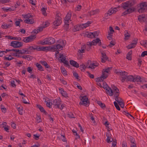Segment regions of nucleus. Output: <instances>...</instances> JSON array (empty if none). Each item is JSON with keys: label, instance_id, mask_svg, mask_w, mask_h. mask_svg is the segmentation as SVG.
I'll use <instances>...</instances> for the list:
<instances>
[{"label": "nucleus", "instance_id": "nucleus-56", "mask_svg": "<svg viewBox=\"0 0 147 147\" xmlns=\"http://www.w3.org/2000/svg\"><path fill=\"white\" fill-rule=\"evenodd\" d=\"M17 109L20 115H22L23 110L20 107H17Z\"/></svg>", "mask_w": 147, "mask_h": 147}, {"label": "nucleus", "instance_id": "nucleus-35", "mask_svg": "<svg viewBox=\"0 0 147 147\" xmlns=\"http://www.w3.org/2000/svg\"><path fill=\"white\" fill-rule=\"evenodd\" d=\"M97 103L102 109H104V108L105 107V105L102 103L100 101H97Z\"/></svg>", "mask_w": 147, "mask_h": 147}, {"label": "nucleus", "instance_id": "nucleus-41", "mask_svg": "<svg viewBox=\"0 0 147 147\" xmlns=\"http://www.w3.org/2000/svg\"><path fill=\"white\" fill-rule=\"evenodd\" d=\"M4 60L10 61L13 59H14V58L12 57L10 55H9V56L8 57H7L5 56L4 57Z\"/></svg>", "mask_w": 147, "mask_h": 147}, {"label": "nucleus", "instance_id": "nucleus-17", "mask_svg": "<svg viewBox=\"0 0 147 147\" xmlns=\"http://www.w3.org/2000/svg\"><path fill=\"white\" fill-rule=\"evenodd\" d=\"M113 92H114V96H115L116 97L119 95V90L116 87L114 86L113 88Z\"/></svg>", "mask_w": 147, "mask_h": 147}, {"label": "nucleus", "instance_id": "nucleus-21", "mask_svg": "<svg viewBox=\"0 0 147 147\" xmlns=\"http://www.w3.org/2000/svg\"><path fill=\"white\" fill-rule=\"evenodd\" d=\"M117 9L116 8L113 9H111L108 11V13H109V16L111 15L112 13H115L117 11Z\"/></svg>", "mask_w": 147, "mask_h": 147}, {"label": "nucleus", "instance_id": "nucleus-49", "mask_svg": "<svg viewBox=\"0 0 147 147\" xmlns=\"http://www.w3.org/2000/svg\"><path fill=\"white\" fill-rule=\"evenodd\" d=\"M114 104L115 106V107L117 110L119 111L120 110V108L117 102H116L115 101L114 102Z\"/></svg>", "mask_w": 147, "mask_h": 147}, {"label": "nucleus", "instance_id": "nucleus-5", "mask_svg": "<svg viewBox=\"0 0 147 147\" xmlns=\"http://www.w3.org/2000/svg\"><path fill=\"white\" fill-rule=\"evenodd\" d=\"M61 14L58 13L57 14L55 18V20L53 22L55 26H59L62 22L61 18L60 17Z\"/></svg>", "mask_w": 147, "mask_h": 147}, {"label": "nucleus", "instance_id": "nucleus-15", "mask_svg": "<svg viewBox=\"0 0 147 147\" xmlns=\"http://www.w3.org/2000/svg\"><path fill=\"white\" fill-rule=\"evenodd\" d=\"M37 108L39 109L40 111L42 112H43L45 115H47V112L45 111L44 108L39 104H37L36 105Z\"/></svg>", "mask_w": 147, "mask_h": 147}, {"label": "nucleus", "instance_id": "nucleus-44", "mask_svg": "<svg viewBox=\"0 0 147 147\" xmlns=\"http://www.w3.org/2000/svg\"><path fill=\"white\" fill-rule=\"evenodd\" d=\"M98 11L99 10H98L92 11L90 12V14L91 15H94L97 14L98 13Z\"/></svg>", "mask_w": 147, "mask_h": 147}, {"label": "nucleus", "instance_id": "nucleus-55", "mask_svg": "<svg viewBox=\"0 0 147 147\" xmlns=\"http://www.w3.org/2000/svg\"><path fill=\"white\" fill-rule=\"evenodd\" d=\"M10 1V0H0V2L3 4L7 3Z\"/></svg>", "mask_w": 147, "mask_h": 147}, {"label": "nucleus", "instance_id": "nucleus-14", "mask_svg": "<svg viewBox=\"0 0 147 147\" xmlns=\"http://www.w3.org/2000/svg\"><path fill=\"white\" fill-rule=\"evenodd\" d=\"M69 62L70 64L76 68H78L79 67V65L76 61L72 60H70Z\"/></svg>", "mask_w": 147, "mask_h": 147}, {"label": "nucleus", "instance_id": "nucleus-28", "mask_svg": "<svg viewBox=\"0 0 147 147\" xmlns=\"http://www.w3.org/2000/svg\"><path fill=\"white\" fill-rule=\"evenodd\" d=\"M132 54V51H130L128 53L127 55L126 58L129 60H131V54Z\"/></svg>", "mask_w": 147, "mask_h": 147}, {"label": "nucleus", "instance_id": "nucleus-50", "mask_svg": "<svg viewBox=\"0 0 147 147\" xmlns=\"http://www.w3.org/2000/svg\"><path fill=\"white\" fill-rule=\"evenodd\" d=\"M38 48H37V47L36 48H34L33 46H30L28 48V49L29 52L30 51H32V50H37V49Z\"/></svg>", "mask_w": 147, "mask_h": 147}, {"label": "nucleus", "instance_id": "nucleus-37", "mask_svg": "<svg viewBox=\"0 0 147 147\" xmlns=\"http://www.w3.org/2000/svg\"><path fill=\"white\" fill-rule=\"evenodd\" d=\"M88 66H85V65L84 64H82L80 66V69L81 70V71H84L85 70V69L86 68H88Z\"/></svg>", "mask_w": 147, "mask_h": 147}, {"label": "nucleus", "instance_id": "nucleus-53", "mask_svg": "<svg viewBox=\"0 0 147 147\" xmlns=\"http://www.w3.org/2000/svg\"><path fill=\"white\" fill-rule=\"evenodd\" d=\"M123 113L124 114L127 115L128 117H129V116H131L134 118V117L131 114L129 113L127 111H123Z\"/></svg>", "mask_w": 147, "mask_h": 147}, {"label": "nucleus", "instance_id": "nucleus-38", "mask_svg": "<svg viewBox=\"0 0 147 147\" xmlns=\"http://www.w3.org/2000/svg\"><path fill=\"white\" fill-rule=\"evenodd\" d=\"M40 62L41 63L42 65L45 66L46 68H48L49 67V66L48 65L46 61H41Z\"/></svg>", "mask_w": 147, "mask_h": 147}, {"label": "nucleus", "instance_id": "nucleus-59", "mask_svg": "<svg viewBox=\"0 0 147 147\" xmlns=\"http://www.w3.org/2000/svg\"><path fill=\"white\" fill-rule=\"evenodd\" d=\"M109 70H108V69H107V68L106 69H103L102 71V74L103 73H105V72L107 73V74H109Z\"/></svg>", "mask_w": 147, "mask_h": 147}, {"label": "nucleus", "instance_id": "nucleus-13", "mask_svg": "<svg viewBox=\"0 0 147 147\" xmlns=\"http://www.w3.org/2000/svg\"><path fill=\"white\" fill-rule=\"evenodd\" d=\"M138 19L140 22H143L146 21V19L144 15H142L138 16Z\"/></svg>", "mask_w": 147, "mask_h": 147}, {"label": "nucleus", "instance_id": "nucleus-52", "mask_svg": "<svg viewBox=\"0 0 147 147\" xmlns=\"http://www.w3.org/2000/svg\"><path fill=\"white\" fill-rule=\"evenodd\" d=\"M135 10L134 8H129L127 9V11H128V13L129 14L130 13L133 12Z\"/></svg>", "mask_w": 147, "mask_h": 147}, {"label": "nucleus", "instance_id": "nucleus-11", "mask_svg": "<svg viewBox=\"0 0 147 147\" xmlns=\"http://www.w3.org/2000/svg\"><path fill=\"white\" fill-rule=\"evenodd\" d=\"M109 61V60L108 59V57L107 56L106 54L105 53H102L101 60V61L102 63H105L106 61Z\"/></svg>", "mask_w": 147, "mask_h": 147}, {"label": "nucleus", "instance_id": "nucleus-1", "mask_svg": "<svg viewBox=\"0 0 147 147\" xmlns=\"http://www.w3.org/2000/svg\"><path fill=\"white\" fill-rule=\"evenodd\" d=\"M57 42L58 44L57 45H54L53 47H51V48L52 51H54L57 50V53H59V51L62 50L63 46H65L66 42L65 40H58Z\"/></svg>", "mask_w": 147, "mask_h": 147}, {"label": "nucleus", "instance_id": "nucleus-36", "mask_svg": "<svg viewBox=\"0 0 147 147\" xmlns=\"http://www.w3.org/2000/svg\"><path fill=\"white\" fill-rule=\"evenodd\" d=\"M36 66L38 67V69L40 71H44L43 67L40 64L38 63L36 64Z\"/></svg>", "mask_w": 147, "mask_h": 147}, {"label": "nucleus", "instance_id": "nucleus-34", "mask_svg": "<svg viewBox=\"0 0 147 147\" xmlns=\"http://www.w3.org/2000/svg\"><path fill=\"white\" fill-rule=\"evenodd\" d=\"M61 72L64 75H67V72L64 67H61Z\"/></svg>", "mask_w": 147, "mask_h": 147}, {"label": "nucleus", "instance_id": "nucleus-24", "mask_svg": "<svg viewBox=\"0 0 147 147\" xmlns=\"http://www.w3.org/2000/svg\"><path fill=\"white\" fill-rule=\"evenodd\" d=\"M129 7L133 6L136 4V2L134 0H130L127 1Z\"/></svg>", "mask_w": 147, "mask_h": 147}, {"label": "nucleus", "instance_id": "nucleus-46", "mask_svg": "<svg viewBox=\"0 0 147 147\" xmlns=\"http://www.w3.org/2000/svg\"><path fill=\"white\" fill-rule=\"evenodd\" d=\"M23 52L22 51V50H20V52H19V53H20L21 54H24L26 53L27 52H29L28 49V48L27 49H26L25 50L24 49H23Z\"/></svg>", "mask_w": 147, "mask_h": 147}, {"label": "nucleus", "instance_id": "nucleus-62", "mask_svg": "<svg viewBox=\"0 0 147 147\" xmlns=\"http://www.w3.org/2000/svg\"><path fill=\"white\" fill-rule=\"evenodd\" d=\"M66 65L65 66L67 67H69L70 65H69L68 62L67 61L65 60L63 62Z\"/></svg>", "mask_w": 147, "mask_h": 147}, {"label": "nucleus", "instance_id": "nucleus-26", "mask_svg": "<svg viewBox=\"0 0 147 147\" xmlns=\"http://www.w3.org/2000/svg\"><path fill=\"white\" fill-rule=\"evenodd\" d=\"M36 35H30L27 37V38L29 42H32L36 38Z\"/></svg>", "mask_w": 147, "mask_h": 147}, {"label": "nucleus", "instance_id": "nucleus-16", "mask_svg": "<svg viewBox=\"0 0 147 147\" xmlns=\"http://www.w3.org/2000/svg\"><path fill=\"white\" fill-rule=\"evenodd\" d=\"M6 37H7L8 39L11 40H14L19 41L21 40V38L20 37H13L10 35L6 36Z\"/></svg>", "mask_w": 147, "mask_h": 147}, {"label": "nucleus", "instance_id": "nucleus-63", "mask_svg": "<svg viewBox=\"0 0 147 147\" xmlns=\"http://www.w3.org/2000/svg\"><path fill=\"white\" fill-rule=\"evenodd\" d=\"M125 39L126 40H127L128 39V37H129L130 36V35L127 32L126 34H125L124 35Z\"/></svg>", "mask_w": 147, "mask_h": 147}, {"label": "nucleus", "instance_id": "nucleus-8", "mask_svg": "<svg viewBox=\"0 0 147 147\" xmlns=\"http://www.w3.org/2000/svg\"><path fill=\"white\" fill-rule=\"evenodd\" d=\"M108 75L107 74L103 73L100 77L96 78V81L97 83L103 82L105 79L108 77Z\"/></svg>", "mask_w": 147, "mask_h": 147}, {"label": "nucleus", "instance_id": "nucleus-4", "mask_svg": "<svg viewBox=\"0 0 147 147\" xmlns=\"http://www.w3.org/2000/svg\"><path fill=\"white\" fill-rule=\"evenodd\" d=\"M116 74L119 75L121 76L120 79L122 82H124L127 79V75L128 73L126 71H117L115 72Z\"/></svg>", "mask_w": 147, "mask_h": 147}, {"label": "nucleus", "instance_id": "nucleus-45", "mask_svg": "<svg viewBox=\"0 0 147 147\" xmlns=\"http://www.w3.org/2000/svg\"><path fill=\"white\" fill-rule=\"evenodd\" d=\"M106 136L107 137V142L108 143H110L111 142V141L110 140L111 138V136H110L109 134H106Z\"/></svg>", "mask_w": 147, "mask_h": 147}, {"label": "nucleus", "instance_id": "nucleus-32", "mask_svg": "<svg viewBox=\"0 0 147 147\" xmlns=\"http://www.w3.org/2000/svg\"><path fill=\"white\" fill-rule=\"evenodd\" d=\"M85 135L86 138H84V137H83L84 138V140H85L84 142V144L85 145L86 144V142L87 143H88L90 142V141L88 139V135L86 134H85Z\"/></svg>", "mask_w": 147, "mask_h": 147}, {"label": "nucleus", "instance_id": "nucleus-40", "mask_svg": "<svg viewBox=\"0 0 147 147\" xmlns=\"http://www.w3.org/2000/svg\"><path fill=\"white\" fill-rule=\"evenodd\" d=\"M135 44L131 43L127 46V48L128 49H131L135 47L136 45Z\"/></svg>", "mask_w": 147, "mask_h": 147}, {"label": "nucleus", "instance_id": "nucleus-47", "mask_svg": "<svg viewBox=\"0 0 147 147\" xmlns=\"http://www.w3.org/2000/svg\"><path fill=\"white\" fill-rule=\"evenodd\" d=\"M23 16H24V18L27 19H29L30 18H32V16L30 14L28 13L26 15H22Z\"/></svg>", "mask_w": 147, "mask_h": 147}, {"label": "nucleus", "instance_id": "nucleus-33", "mask_svg": "<svg viewBox=\"0 0 147 147\" xmlns=\"http://www.w3.org/2000/svg\"><path fill=\"white\" fill-rule=\"evenodd\" d=\"M134 78H133V77L132 76H127V79H126V81H132L134 79Z\"/></svg>", "mask_w": 147, "mask_h": 147}, {"label": "nucleus", "instance_id": "nucleus-18", "mask_svg": "<svg viewBox=\"0 0 147 147\" xmlns=\"http://www.w3.org/2000/svg\"><path fill=\"white\" fill-rule=\"evenodd\" d=\"M60 91V92L62 94V95L65 97H68V94L66 91H65L64 90L61 88L59 89Z\"/></svg>", "mask_w": 147, "mask_h": 147}, {"label": "nucleus", "instance_id": "nucleus-12", "mask_svg": "<svg viewBox=\"0 0 147 147\" xmlns=\"http://www.w3.org/2000/svg\"><path fill=\"white\" fill-rule=\"evenodd\" d=\"M88 26H89V25H88V24H87V23L83 24H81V25H80V26H79L78 27L77 26L76 28L75 29L76 30H74V31L79 30L80 29L79 28H82L83 29V28H86Z\"/></svg>", "mask_w": 147, "mask_h": 147}, {"label": "nucleus", "instance_id": "nucleus-64", "mask_svg": "<svg viewBox=\"0 0 147 147\" xmlns=\"http://www.w3.org/2000/svg\"><path fill=\"white\" fill-rule=\"evenodd\" d=\"M68 117L69 118H74V114L71 113L70 112L68 114Z\"/></svg>", "mask_w": 147, "mask_h": 147}, {"label": "nucleus", "instance_id": "nucleus-19", "mask_svg": "<svg viewBox=\"0 0 147 147\" xmlns=\"http://www.w3.org/2000/svg\"><path fill=\"white\" fill-rule=\"evenodd\" d=\"M59 57L58 58L59 60H60V62L61 63L64 62L66 60V58L64 57L63 54L60 53Z\"/></svg>", "mask_w": 147, "mask_h": 147}, {"label": "nucleus", "instance_id": "nucleus-57", "mask_svg": "<svg viewBox=\"0 0 147 147\" xmlns=\"http://www.w3.org/2000/svg\"><path fill=\"white\" fill-rule=\"evenodd\" d=\"M120 102V103H119V102L118 103V104L121 108H123L124 107V104L123 100V101H121Z\"/></svg>", "mask_w": 147, "mask_h": 147}, {"label": "nucleus", "instance_id": "nucleus-7", "mask_svg": "<svg viewBox=\"0 0 147 147\" xmlns=\"http://www.w3.org/2000/svg\"><path fill=\"white\" fill-rule=\"evenodd\" d=\"M23 43L17 41H13L10 43V46L14 48H18L23 46Z\"/></svg>", "mask_w": 147, "mask_h": 147}, {"label": "nucleus", "instance_id": "nucleus-31", "mask_svg": "<svg viewBox=\"0 0 147 147\" xmlns=\"http://www.w3.org/2000/svg\"><path fill=\"white\" fill-rule=\"evenodd\" d=\"M147 9L146 8H143L140 6V8L138 9V11L140 13H143L146 12V11Z\"/></svg>", "mask_w": 147, "mask_h": 147}, {"label": "nucleus", "instance_id": "nucleus-20", "mask_svg": "<svg viewBox=\"0 0 147 147\" xmlns=\"http://www.w3.org/2000/svg\"><path fill=\"white\" fill-rule=\"evenodd\" d=\"M93 34L92 33V32H87L85 33L84 36L91 38H93Z\"/></svg>", "mask_w": 147, "mask_h": 147}, {"label": "nucleus", "instance_id": "nucleus-61", "mask_svg": "<svg viewBox=\"0 0 147 147\" xmlns=\"http://www.w3.org/2000/svg\"><path fill=\"white\" fill-rule=\"evenodd\" d=\"M93 34V38H95L96 37L98 36V33L96 32H92Z\"/></svg>", "mask_w": 147, "mask_h": 147}, {"label": "nucleus", "instance_id": "nucleus-51", "mask_svg": "<svg viewBox=\"0 0 147 147\" xmlns=\"http://www.w3.org/2000/svg\"><path fill=\"white\" fill-rule=\"evenodd\" d=\"M85 48V46H83V49H79L78 50V52H79V53H84L85 52V50L84 49V48Z\"/></svg>", "mask_w": 147, "mask_h": 147}, {"label": "nucleus", "instance_id": "nucleus-29", "mask_svg": "<svg viewBox=\"0 0 147 147\" xmlns=\"http://www.w3.org/2000/svg\"><path fill=\"white\" fill-rule=\"evenodd\" d=\"M142 82V80H141V78L140 76H137L136 77L134 78L133 80V82Z\"/></svg>", "mask_w": 147, "mask_h": 147}, {"label": "nucleus", "instance_id": "nucleus-10", "mask_svg": "<svg viewBox=\"0 0 147 147\" xmlns=\"http://www.w3.org/2000/svg\"><path fill=\"white\" fill-rule=\"evenodd\" d=\"M37 50L38 51H51V46L48 47H38V46H37Z\"/></svg>", "mask_w": 147, "mask_h": 147}, {"label": "nucleus", "instance_id": "nucleus-58", "mask_svg": "<svg viewBox=\"0 0 147 147\" xmlns=\"http://www.w3.org/2000/svg\"><path fill=\"white\" fill-rule=\"evenodd\" d=\"M74 76L77 80H79V77L78 74L77 72H74L73 73Z\"/></svg>", "mask_w": 147, "mask_h": 147}, {"label": "nucleus", "instance_id": "nucleus-39", "mask_svg": "<svg viewBox=\"0 0 147 147\" xmlns=\"http://www.w3.org/2000/svg\"><path fill=\"white\" fill-rule=\"evenodd\" d=\"M49 24H47L46 23L45 24V26L43 27H38V31L39 32L41 31L42 30L43 28L47 27L48 26H49Z\"/></svg>", "mask_w": 147, "mask_h": 147}, {"label": "nucleus", "instance_id": "nucleus-27", "mask_svg": "<svg viewBox=\"0 0 147 147\" xmlns=\"http://www.w3.org/2000/svg\"><path fill=\"white\" fill-rule=\"evenodd\" d=\"M24 22L28 24H33L34 22V20L33 19H27L24 20Z\"/></svg>", "mask_w": 147, "mask_h": 147}, {"label": "nucleus", "instance_id": "nucleus-3", "mask_svg": "<svg viewBox=\"0 0 147 147\" xmlns=\"http://www.w3.org/2000/svg\"><path fill=\"white\" fill-rule=\"evenodd\" d=\"M101 44L100 40L99 38H97L96 39L93 40L92 42H88L87 45L88 47L89 48V49H90L92 45H96L98 44L99 46H101Z\"/></svg>", "mask_w": 147, "mask_h": 147}, {"label": "nucleus", "instance_id": "nucleus-2", "mask_svg": "<svg viewBox=\"0 0 147 147\" xmlns=\"http://www.w3.org/2000/svg\"><path fill=\"white\" fill-rule=\"evenodd\" d=\"M55 39L52 37H50L45 38L43 40L40 41V44L42 45H50L54 43Z\"/></svg>", "mask_w": 147, "mask_h": 147}, {"label": "nucleus", "instance_id": "nucleus-30", "mask_svg": "<svg viewBox=\"0 0 147 147\" xmlns=\"http://www.w3.org/2000/svg\"><path fill=\"white\" fill-rule=\"evenodd\" d=\"M140 7L147 9V3L146 2H142L140 3Z\"/></svg>", "mask_w": 147, "mask_h": 147}, {"label": "nucleus", "instance_id": "nucleus-42", "mask_svg": "<svg viewBox=\"0 0 147 147\" xmlns=\"http://www.w3.org/2000/svg\"><path fill=\"white\" fill-rule=\"evenodd\" d=\"M115 97V100L118 103H120V102L121 101H123V99L120 97H119V96H117L116 97L115 96H114Z\"/></svg>", "mask_w": 147, "mask_h": 147}, {"label": "nucleus", "instance_id": "nucleus-48", "mask_svg": "<svg viewBox=\"0 0 147 147\" xmlns=\"http://www.w3.org/2000/svg\"><path fill=\"white\" fill-rule=\"evenodd\" d=\"M129 139L131 143L133 144L136 143L135 139L133 138V137L130 136V137L129 138Z\"/></svg>", "mask_w": 147, "mask_h": 147}, {"label": "nucleus", "instance_id": "nucleus-22", "mask_svg": "<svg viewBox=\"0 0 147 147\" xmlns=\"http://www.w3.org/2000/svg\"><path fill=\"white\" fill-rule=\"evenodd\" d=\"M99 64L97 63H94L91 64L88 67V68H90L92 69H94L96 67L98 66Z\"/></svg>", "mask_w": 147, "mask_h": 147}, {"label": "nucleus", "instance_id": "nucleus-60", "mask_svg": "<svg viewBox=\"0 0 147 147\" xmlns=\"http://www.w3.org/2000/svg\"><path fill=\"white\" fill-rule=\"evenodd\" d=\"M147 55V51H145L142 52L141 55V56L142 57H144Z\"/></svg>", "mask_w": 147, "mask_h": 147}, {"label": "nucleus", "instance_id": "nucleus-6", "mask_svg": "<svg viewBox=\"0 0 147 147\" xmlns=\"http://www.w3.org/2000/svg\"><path fill=\"white\" fill-rule=\"evenodd\" d=\"M79 104L82 105H84L86 107L89 106L90 102L88 100V98L86 96H83L81 99V101L80 102Z\"/></svg>", "mask_w": 147, "mask_h": 147}, {"label": "nucleus", "instance_id": "nucleus-23", "mask_svg": "<svg viewBox=\"0 0 147 147\" xmlns=\"http://www.w3.org/2000/svg\"><path fill=\"white\" fill-rule=\"evenodd\" d=\"M107 91V93L109 94L110 96H112L113 95V90L110 87H108L107 89L106 90Z\"/></svg>", "mask_w": 147, "mask_h": 147}, {"label": "nucleus", "instance_id": "nucleus-25", "mask_svg": "<svg viewBox=\"0 0 147 147\" xmlns=\"http://www.w3.org/2000/svg\"><path fill=\"white\" fill-rule=\"evenodd\" d=\"M121 7L124 9H126L127 7H129V6L127 1L121 4Z\"/></svg>", "mask_w": 147, "mask_h": 147}, {"label": "nucleus", "instance_id": "nucleus-43", "mask_svg": "<svg viewBox=\"0 0 147 147\" xmlns=\"http://www.w3.org/2000/svg\"><path fill=\"white\" fill-rule=\"evenodd\" d=\"M71 12H69L66 15L65 19L66 20H69L71 16Z\"/></svg>", "mask_w": 147, "mask_h": 147}, {"label": "nucleus", "instance_id": "nucleus-9", "mask_svg": "<svg viewBox=\"0 0 147 147\" xmlns=\"http://www.w3.org/2000/svg\"><path fill=\"white\" fill-rule=\"evenodd\" d=\"M61 101L60 98L56 99L53 101V104L55 105L56 108H59L60 105L61 104Z\"/></svg>", "mask_w": 147, "mask_h": 147}, {"label": "nucleus", "instance_id": "nucleus-54", "mask_svg": "<svg viewBox=\"0 0 147 147\" xmlns=\"http://www.w3.org/2000/svg\"><path fill=\"white\" fill-rule=\"evenodd\" d=\"M22 102L25 104H29V102H28L26 101V99H28L26 97L25 98H24L23 97L22 98Z\"/></svg>", "mask_w": 147, "mask_h": 147}]
</instances>
